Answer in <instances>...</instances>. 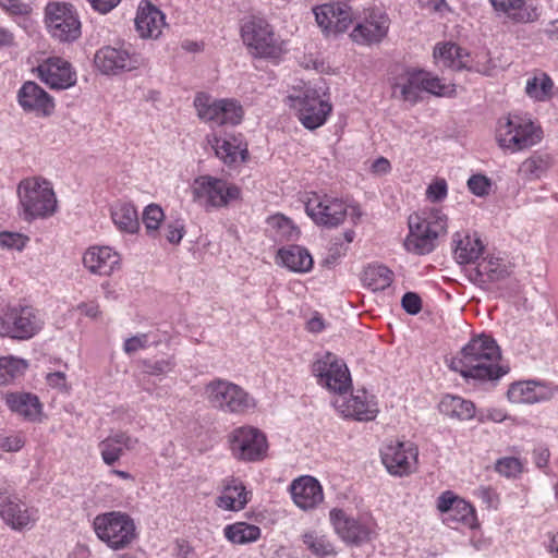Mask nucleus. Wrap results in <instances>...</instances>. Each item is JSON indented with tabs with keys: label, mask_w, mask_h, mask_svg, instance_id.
Instances as JSON below:
<instances>
[{
	"label": "nucleus",
	"mask_w": 558,
	"mask_h": 558,
	"mask_svg": "<svg viewBox=\"0 0 558 558\" xmlns=\"http://www.w3.org/2000/svg\"><path fill=\"white\" fill-rule=\"evenodd\" d=\"M163 219L165 214L159 205L149 204L146 206L143 211V223L145 226L146 233L149 236H156Z\"/></svg>",
	"instance_id": "49"
},
{
	"label": "nucleus",
	"mask_w": 558,
	"mask_h": 558,
	"mask_svg": "<svg viewBox=\"0 0 558 558\" xmlns=\"http://www.w3.org/2000/svg\"><path fill=\"white\" fill-rule=\"evenodd\" d=\"M134 23L142 39H157L166 26V16L149 0H142L137 7Z\"/></svg>",
	"instance_id": "31"
},
{
	"label": "nucleus",
	"mask_w": 558,
	"mask_h": 558,
	"mask_svg": "<svg viewBox=\"0 0 558 558\" xmlns=\"http://www.w3.org/2000/svg\"><path fill=\"white\" fill-rule=\"evenodd\" d=\"M329 521L335 533L349 545L359 546L369 542L377 530V522L372 514L362 513L353 518L340 508L329 511Z\"/></svg>",
	"instance_id": "12"
},
{
	"label": "nucleus",
	"mask_w": 558,
	"mask_h": 558,
	"mask_svg": "<svg viewBox=\"0 0 558 558\" xmlns=\"http://www.w3.org/2000/svg\"><path fill=\"white\" fill-rule=\"evenodd\" d=\"M8 408L31 422L41 420L43 404L36 395L31 392H10L4 397Z\"/></svg>",
	"instance_id": "36"
},
{
	"label": "nucleus",
	"mask_w": 558,
	"mask_h": 558,
	"mask_svg": "<svg viewBox=\"0 0 558 558\" xmlns=\"http://www.w3.org/2000/svg\"><path fill=\"white\" fill-rule=\"evenodd\" d=\"M93 529L102 543L112 550L130 547L138 537L133 518L123 511H109L97 514Z\"/></svg>",
	"instance_id": "5"
},
{
	"label": "nucleus",
	"mask_w": 558,
	"mask_h": 558,
	"mask_svg": "<svg viewBox=\"0 0 558 558\" xmlns=\"http://www.w3.org/2000/svg\"><path fill=\"white\" fill-rule=\"evenodd\" d=\"M381 463L396 477H404L417 470L418 448L410 440H390L380 449Z\"/></svg>",
	"instance_id": "18"
},
{
	"label": "nucleus",
	"mask_w": 558,
	"mask_h": 558,
	"mask_svg": "<svg viewBox=\"0 0 558 558\" xmlns=\"http://www.w3.org/2000/svg\"><path fill=\"white\" fill-rule=\"evenodd\" d=\"M277 263L293 272L305 274L312 270L314 260L310 252L300 245L281 247L277 253Z\"/></svg>",
	"instance_id": "40"
},
{
	"label": "nucleus",
	"mask_w": 558,
	"mask_h": 558,
	"mask_svg": "<svg viewBox=\"0 0 558 558\" xmlns=\"http://www.w3.org/2000/svg\"><path fill=\"white\" fill-rule=\"evenodd\" d=\"M476 279L481 282H496L509 276L507 266L494 255L485 256L475 267Z\"/></svg>",
	"instance_id": "44"
},
{
	"label": "nucleus",
	"mask_w": 558,
	"mask_h": 558,
	"mask_svg": "<svg viewBox=\"0 0 558 558\" xmlns=\"http://www.w3.org/2000/svg\"><path fill=\"white\" fill-rule=\"evenodd\" d=\"M474 495L482 500L487 509L497 510L500 506V495L492 486H481Z\"/></svg>",
	"instance_id": "55"
},
{
	"label": "nucleus",
	"mask_w": 558,
	"mask_h": 558,
	"mask_svg": "<svg viewBox=\"0 0 558 558\" xmlns=\"http://www.w3.org/2000/svg\"><path fill=\"white\" fill-rule=\"evenodd\" d=\"M422 92L429 93L438 97H450L454 94L456 88L453 84H446L441 78L423 70L422 75Z\"/></svg>",
	"instance_id": "48"
},
{
	"label": "nucleus",
	"mask_w": 558,
	"mask_h": 558,
	"mask_svg": "<svg viewBox=\"0 0 558 558\" xmlns=\"http://www.w3.org/2000/svg\"><path fill=\"white\" fill-rule=\"evenodd\" d=\"M223 535L232 544L244 545L258 541L262 535V530L255 524L239 521L226 525Z\"/></svg>",
	"instance_id": "43"
},
{
	"label": "nucleus",
	"mask_w": 558,
	"mask_h": 558,
	"mask_svg": "<svg viewBox=\"0 0 558 558\" xmlns=\"http://www.w3.org/2000/svg\"><path fill=\"white\" fill-rule=\"evenodd\" d=\"M304 548L316 558H335L338 546L331 536L322 530H307L301 535Z\"/></svg>",
	"instance_id": "38"
},
{
	"label": "nucleus",
	"mask_w": 558,
	"mask_h": 558,
	"mask_svg": "<svg viewBox=\"0 0 558 558\" xmlns=\"http://www.w3.org/2000/svg\"><path fill=\"white\" fill-rule=\"evenodd\" d=\"M393 271L379 264H372L364 268L362 274L363 286L369 290L383 291L393 282Z\"/></svg>",
	"instance_id": "42"
},
{
	"label": "nucleus",
	"mask_w": 558,
	"mask_h": 558,
	"mask_svg": "<svg viewBox=\"0 0 558 558\" xmlns=\"http://www.w3.org/2000/svg\"><path fill=\"white\" fill-rule=\"evenodd\" d=\"M140 365L146 375L158 376L171 372L175 364L172 359L158 361L145 359L140 362Z\"/></svg>",
	"instance_id": "52"
},
{
	"label": "nucleus",
	"mask_w": 558,
	"mask_h": 558,
	"mask_svg": "<svg viewBox=\"0 0 558 558\" xmlns=\"http://www.w3.org/2000/svg\"><path fill=\"white\" fill-rule=\"evenodd\" d=\"M148 348V335L140 333L128 338L123 343V350L126 354L131 355L140 350Z\"/></svg>",
	"instance_id": "58"
},
{
	"label": "nucleus",
	"mask_w": 558,
	"mask_h": 558,
	"mask_svg": "<svg viewBox=\"0 0 558 558\" xmlns=\"http://www.w3.org/2000/svg\"><path fill=\"white\" fill-rule=\"evenodd\" d=\"M241 37L254 58L279 60L287 51L284 41L264 19L252 17L241 26Z\"/></svg>",
	"instance_id": "6"
},
{
	"label": "nucleus",
	"mask_w": 558,
	"mask_h": 558,
	"mask_svg": "<svg viewBox=\"0 0 558 558\" xmlns=\"http://www.w3.org/2000/svg\"><path fill=\"white\" fill-rule=\"evenodd\" d=\"M252 493L247 490L244 482L233 475L221 481L220 493L216 498V506L225 511H241L251 500Z\"/></svg>",
	"instance_id": "30"
},
{
	"label": "nucleus",
	"mask_w": 558,
	"mask_h": 558,
	"mask_svg": "<svg viewBox=\"0 0 558 558\" xmlns=\"http://www.w3.org/2000/svg\"><path fill=\"white\" fill-rule=\"evenodd\" d=\"M371 170L377 175L387 174L391 170L390 161L385 157H379L372 163Z\"/></svg>",
	"instance_id": "64"
},
{
	"label": "nucleus",
	"mask_w": 558,
	"mask_h": 558,
	"mask_svg": "<svg viewBox=\"0 0 558 558\" xmlns=\"http://www.w3.org/2000/svg\"><path fill=\"white\" fill-rule=\"evenodd\" d=\"M84 267L94 275L109 277L121 269V254L111 246L93 245L83 254Z\"/></svg>",
	"instance_id": "26"
},
{
	"label": "nucleus",
	"mask_w": 558,
	"mask_h": 558,
	"mask_svg": "<svg viewBox=\"0 0 558 558\" xmlns=\"http://www.w3.org/2000/svg\"><path fill=\"white\" fill-rule=\"evenodd\" d=\"M336 407L344 417L359 422L374 421L379 413L376 397L365 389H357L348 399H342L341 402L337 400Z\"/></svg>",
	"instance_id": "24"
},
{
	"label": "nucleus",
	"mask_w": 558,
	"mask_h": 558,
	"mask_svg": "<svg viewBox=\"0 0 558 558\" xmlns=\"http://www.w3.org/2000/svg\"><path fill=\"white\" fill-rule=\"evenodd\" d=\"M45 326L38 308L31 304L7 306L0 316V337L26 341L37 336Z\"/></svg>",
	"instance_id": "8"
},
{
	"label": "nucleus",
	"mask_w": 558,
	"mask_h": 558,
	"mask_svg": "<svg viewBox=\"0 0 558 558\" xmlns=\"http://www.w3.org/2000/svg\"><path fill=\"white\" fill-rule=\"evenodd\" d=\"M29 238L19 232H0V246L8 250L22 251L27 243Z\"/></svg>",
	"instance_id": "53"
},
{
	"label": "nucleus",
	"mask_w": 558,
	"mask_h": 558,
	"mask_svg": "<svg viewBox=\"0 0 558 558\" xmlns=\"http://www.w3.org/2000/svg\"><path fill=\"white\" fill-rule=\"evenodd\" d=\"M436 509L444 517L442 523L458 529L477 530L481 523L475 507L452 490L442 492L436 499Z\"/></svg>",
	"instance_id": "15"
},
{
	"label": "nucleus",
	"mask_w": 558,
	"mask_h": 558,
	"mask_svg": "<svg viewBox=\"0 0 558 558\" xmlns=\"http://www.w3.org/2000/svg\"><path fill=\"white\" fill-rule=\"evenodd\" d=\"M403 310L410 315H416L422 310V300L418 294L414 292H407L401 300Z\"/></svg>",
	"instance_id": "59"
},
{
	"label": "nucleus",
	"mask_w": 558,
	"mask_h": 558,
	"mask_svg": "<svg viewBox=\"0 0 558 558\" xmlns=\"http://www.w3.org/2000/svg\"><path fill=\"white\" fill-rule=\"evenodd\" d=\"M290 494L295 506L304 511L316 509L324 501V489L319 481L302 475L290 484Z\"/></svg>",
	"instance_id": "29"
},
{
	"label": "nucleus",
	"mask_w": 558,
	"mask_h": 558,
	"mask_svg": "<svg viewBox=\"0 0 558 558\" xmlns=\"http://www.w3.org/2000/svg\"><path fill=\"white\" fill-rule=\"evenodd\" d=\"M207 142L215 150V155L229 167L248 159L247 143L241 133L227 134L225 137L211 133L207 135Z\"/></svg>",
	"instance_id": "25"
},
{
	"label": "nucleus",
	"mask_w": 558,
	"mask_h": 558,
	"mask_svg": "<svg viewBox=\"0 0 558 558\" xmlns=\"http://www.w3.org/2000/svg\"><path fill=\"white\" fill-rule=\"evenodd\" d=\"M45 23L52 38L71 43L81 36V22L74 7L64 2H49L45 9Z\"/></svg>",
	"instance_id": "16"
},
{
	"label": "nucleus",
	"mask_w": 558,
	"mask_h": 558,
	"mask_svg": "<svg viewBox=\"0 0 558 558\" xmlns=\"http://www.w3.org/2000/svg\"><path fill=\"white\" fill-rule=\"evenodd\" d=\"M198 118L217 126L238 125L242 122L244 110L235 99H213L205 93H198L194 99Z\"/></svg>",
	"instance_id": "13"
},
{
	"label": "nucleus",
	"mask_w": 558,
	"mask_h": 558,
	"mask_svg": "<svg viewBox=\"0 0 558 558\" xmlns=\"http://www.w3.org/2000/svg\"><path fill=\"white\" fill-rule=\"evenodd\" d=\"M47 385L59 391H69L66 375L63 372H52L46 375Z\"/></svg>",
	"instance_id": "62"
},
{
	"label": "nucleus",
	"mask_w": 558,
	"mask_h": 558,
	"mask_svg": "<svg viewBox=\"0 0 558 558\" xmlns=\"http://www.w3.org/2000/svg\"><path fill=\"white\" fill-rule=\"evenodd\" d=\"M423 70L416 68H401L390 80L393 97L402 101L416 105L422 100Z\"/></svg>",
	"instance_id": "27"
},
{
	"label": "nucleus",
	"mask_w": 558,
	"mask_h": 558,
	"mask_svg": "<svg viewBox=\"0 0 558 558\" xmlns=\"http://www.w3.org/2000/svg\"><path fill=\"white\" fill-rule=\"evenodd\" d=\"M109 210L111 220L120 232L135 234L140 231L137 209L131 202L118 199L110 205Z\"/></svg>",
	"instance_id": "37"
},
{
	"label": "nucleus",
	"mask_w": 558,
	"mask_h": 558,
	"mask_svg": "<svg viewBox=\"0 0 558 558\" xmlns=\"http://www.w3.org/2000/svg\"><path fill=\"white\" fill-rule=\"evenodd\" d=\"M551 397V389L546 384L536 380L512 383L507 391L508 400L517 404H534L547 401Z\"/></svg>",
	"instance_id": "34"
},
{
	"label": "nucleus",
	"mask_w": 558,
	"mask_h": 558,
	"mask_svg": "<svg viewBox=\"0 0 558 558\" xmlns=\"http://www.w3.org/2000/svg\"><path fill=\"white\" fill-rule=\"evenodd\" d=\"M554 82L542 71L535 72L526 80L525 93L535 101H547L553 97Z\"/></svg>",
	"instance_id": "45"
},
{
	"label": "nucleus",
	"mask_w": 558,
	"mask_h": 558,
	"mask_svg": "<svg viewBox=\"0 0 558 558\" xmlns=\"http://www.w3.org/2000/svg\"><path fill=\"white\" fill-rule=\"evenodd\" d=\"M19 206L23 220L51 217L58 208L52 184L41 177H28L20 181L16 189Z\"/></svg>",
	"instance_id": "3"
},
{
	"label": "nucleus",
	"mask_w": 558,
	"mask_h": 558,
	"mask_svg": "<svg viewBox=\"0 0 558 558\" xmlns=\"http://www.w3.org/2000/svg\"><path fill=\"white\" fill-rule=\"evenodd\" d=\"M0 517L13 530L32 527L38 520V510L28 507L15 495L0 493Z\"/></svg>",
	"instance_id": "21"
},
{
	"label": "nucleus",
	"mask_w": 558,
	"mask_h": 558,
	"mask_svg": "<svg viewBox=\"0 0 558 558\" xmlns=\"http://www.w3.org/2000/svg\"><path fill=\"white\" fill-rule=\"evenodd\" d=\"M267 223L276 231V236L280 241H296L299 239L300 229L282 214L270 216Z\"/></svg>",
	"instance_id": "47"
},
{
	"label": "nucleus",
	"mask_w": 558,
	"mask_h": 558,
	"mask_svg": "<svg viewBox=\"0 0 558 558\" xmlns=\"http://www.w3.org/2000/svg\"><path fill=\"white\" fill-rule=\"evenodd\" d=\"M94 11L107 14L119 5L121 0H87Z\"/></svg>",
	"instance_id": "63"
},
{
	"label": "nucleus",
	"mask_w": 558,
	"mask_h": 558,
	"mask_svg": "<svg viewBox=\"0 0 558 558\" xmlns=\"http://www.w3.org/2000/svg\"><path fill=\"white\" fill-rule=\"evenodd\" d=\"M501 353L496 341L489 336L472 338L451 363L452 369L464 378L496 380L508 373L500 365Z\"/></svg>",
	"instance_id": "1"
},
{
	"label": "nucleus",
	"mask_w": 558,
	"mask_h": 558,
	"mask_svg": "<svg viewBox=\"0 0 558 558\" xmlns=\"http://www.w3.org/2000/svg\"><path fill=\"white\" fill-rule=\"evenodd\" d=\"M24 446V439L21 435H10L0 437V453L16 452Z\"/></svg>",
	"instance_id": "60"
},
{
	"label": "nucleus",
	"mask_w": 558,
	"mask_h": 558,
	"mask_svg": "<svg viewBox=\"0 0 558 558\" xmlns=\"http://www.w3.org/2000/svg\"><path fill=\"white\" fill-rule=\"evenodd\" d=\"M496 12L502 13L515 23H531L537 20V9L527 0H490Z\"/></svg>",
	"instance_id": "39"
},
{
	"label": "nucleus",
	"mask_w": 558,
	"mask_h": 558,
	"mask_svg": "<svg viewBox=\"0 0 558 558\" xmlns=\"http://www.w3.org/2000/svg\"><path fill=\"white\" fill-rule=\"evenodd\" d=\"M389 27L390 19L386 13L369 10L362 20L356 22L349 36L357 45L372 46L387 37Z\"/></svg>",
	"instance_id": "20"
},
{
	"label": "nucleus",
	"mask_w": 558,
	"mask_h": 558,
	"mask_svg": "<svg viewBox=\"0 0 558 558\" xmlns=\"http://www.w3.org/2000/svg\"><path fill=\"white\" fill-rule=\"evenodd\" d=\"M549 167L548 156H532L523 161L521 170L526 174L539 177Z\"/></svg>",
	"instance_id": "54"
},
{
	"label": "nucleus",
	"mask_w": 558,
	"mask_h": 558,
	"mask_svg": "<svg viewBox=\"0 0 558 558\" xmlns=\"http://www.w3.org/2000/svg\"><path fill=\"white\" fill-rule=\"evenodd\" d=\"M0 8L13 19L28 16L33 11L27 0H0Z\"/></svg>",
	"instance_id": "51"
},
{
	"label": "nucleus",
	"mask_w": 558,
	"mask_h": 558,
	"mask_svg": "<svg viewBox=\"0 0 558 558\" xmlns=\"http://www.w3.org/2000/svg\"><path fill=\"white\" fill-rule=\"evenodd\" d=\"M140 439L128 432L118 430L108 435L98 444V449L105 464L113 465L126 451L137 448Z\"/></svg>",
	"instance_id": "33"
},
{
	"label": "nucleus",
	"mask_w": 558,
	"mask_h": 558,
	"mask_svg": "<svg viewBox=\"0 0 558 558\" xmlns=\"http://www.w3.org/2000/svg\"><path fill=\"white\" fill-rule=\"evenodd\" d=\"M409 234L404 240L408 252L425 255L434 251L437 239L447 232L448 218L438 208H425L409 216Z\"/></svg>",
	"instance_id": "2"
},
{
	"label": "nucleus",
	"mask_w": 558,
	"mask_h": 558,
	"mask_svg": "<svg viewBox=\"0 0 558 558\" xmlns=\"http://www.w3.org/2000/svg\"><path fill=\"white\" fill-rule=\"evenodd\" d=\"M302 202L306 215L317 226L337 228L342 225L348 215L349 206L337 196L323 192H305Z\"/></svg>",
	"instance_id": "11"
},
{
	"label": "nucleus",
	"mask_w": 558,
	"mask_h": 558,
	"mask_svg": "<svg viewBox=\"0 0 558 558\" xmlns=\"http://www.w3.org/2000/svg\"><path fill=\"white\" fill-rule=\"evenodd\" d=\"M495 471L506 477H517L522 473L523 464L518 458L505 457L497 460Z\"/></svg>",
	"instance_id": "50"
},
{
	"label": "nucleus",
	"mask_w": 558,
	"mask_h": 558,
	"mask_svg": "<svg viewBox=\"0 0 558 558\" xmlns=\"http://www.w3.org/2000/svg\"><path fill=\"white\" fill-rule=\"evenodd\" d=\"M438 410L441 414L459 421H469L475 415V405L472 401L453 395L444 396Z\"/></svg>",
	"instance_id": "41"
},
{
	"label": "nucleus",
	"mask_w": 558,
	"mask_h": 558,
	"mask_svg": "<svg viewBox=\"0 0 558 558\" xmlns=\"http://www.w3.org/2000/svg\"><path fill=\"white\" fill-rule=\"evenodd\" d=\"M448 194L447 182L444 179H437L432 182L426 191V196L432 202H438L446 198Z\"/></svg>",
	"instance_id": "57"
},
{
	"label": "nucleus",
	"mask_w": 558,
	"mask_h": 558,
	"mask_svg": "<svg viewBox=\"0 0 558 558\" xmlns=\"http://www.w3.org/2000/svg\"><path fill=\"white\" fill-rule=\"evenodd\" d=\"M17 102L25 112L49 117L54 110L53 98L37 83L27 81L17 92Z\"/></svg>",
	"instance_id": "28"
},
{
	"label": "nucleus",
	"mask_w": 558,
	"mask_h": 558,
	"mask_svg": "<svg viewBox=\"0 0 558 558\" xmlns=\"http://www.w3.org/2000/svg\"><path fill=\"white\" fill-rule=\"evenodd\" d=\"M288 102L301 124L311 131L323 126L332 112L329 95L315 88H306L300 96H288Z\"/></svg>",
	"instance_id": "10"
},
{
	"label": "nucleus",
	"mask_w": 558,
	"mask_h": 558,
	"mask_svg": "<svg viewBox=\"0 0 558 558\" xmlns=\"http://www.w3.org/2000/svg\"><path fill=\"white\" fill-rule=\"evenodd\" d=\"M228 441L230 451L236 460L256 462L267 456V438L256 427L250 425L236 427L229 434Z\"/></svg>",
	"instance_id": "17"
},
{
	"label": "nucleus",
	"mask_w": 558,
	"mask_h": 558,
	"mask_svg": "<svg viewBox=\"0 0 558 558\" xmlns=\"http://www.w3.org/2000/svg\"><path fill=\"white\" fill-rule=\"evenodd\" d=\"M185 228L182 221L175 220L166 227V238L171 244H179L184 236Z\"/></svg>",
	"instance_id": "61"
},
{
	"label": "nucleus",
	"mask_w": 558,
	"mask_h": 558,
	"mask_svg": "<svg viewBox=\"0 0 558 558\" xmlns=\"http://www.w3.org/2000/svg\"><path fill=\"white\" fill-rule=\"evenodd\" d=\"M468 187L474 195L483 197L489 194L492 181L484 174H473L468 180Z\"/></svg>",
	"instance_id": "56"
},
{
	"label": "nucleus",
	"mask_w": 558,
	"mask_h": 558,
	"mask_svg": "<svg viewBox=\"0 0 558 558\" xmlns=\"http://www.w3.org/2000/svg\"><path fill=\"white\" fill-rule=\"evenodd\" d=\"M312 373L316 377L317 384L330 392L343 395L352 387L351 374L347 364L331 352H326L315 360Z\"/></svg>",
	"instance_id": "14"
},
{
	"label": "nucleus",
	"mask_w": 558,
	"mask_h": 558,
	"mask_svg": "<svg viewBox=\"0 0 558 558\" xmlns=\"http://www.w3.org/2000/svg\"><path fill=\"white\" fill-rule=\"evenodd\" d=\"M204 398L211 408L233 415H246L256 409L255 398L240 385L214 378L204 386Z\"/></svg>",
	"instance_id": "4"
},
{
	"label": "nucleus",
	"mask_w": 558,
	"mask_h": 558,
	"mask_svg": "<svg viewBox=\"0 0 558 558\" xmlns=\"http://www.w3.org/2000/svg\"><path fill=\"white\" fill-rule=\"evenodd\" d=\"M28 362L14 355L0 356V386H8L23 376Z\"/></svg>",
	"instance_id": "46"
},
{
	"label": "nucleus",
	"mask_w": 558,
	"mask_h": 558,
	"mask_svg": "<svg viewBox=\"0 0 558 558\" xmlns=\"http://www.w3.org/2000/svg\"><path fill=\"white\" fill-rule=\"evenodd\" d=\"M37 71L39 78L51 89H68L77 81L72 64L60 57L46 59L38 65Z\"/></svg>",
	"instance_id": "22"
},
{
	"label": "nucleus",
	"mask_w": 558,
	"mask_h": 558,
	"mask_svg": "<svg viewBox=\"0 0 558 558\" xmlns=\"http://www.w3.org/2000/svg\"><path fill=\"white\" fill-rule=\"evenodd\" d=\"M318 26L327 35L345 33L351 26V8L343 3H324L313 9Z\"/></svg>",
	"instance_id": "23"
},
{
	"label": "nucleus",
	"mask_w": 558,
	"mask_h": 558,
	"mask_svg": "<svg viewBox=\"0 0 558 558\" xmlns=\"http://www.w3.org/2000/svg\"><path fill=\"white\" fill-rule=\"evenodd\" d=\"M95 66L104 74H119L124 71H133L144 63L143 57L130 47L104 46L94 57Z\"/></svg>",
	"instance_id": "19"
},
{
	"label": "nucleus",
	"mask_w": 558,
	"mask_h": 558,
	"mask_svg": "<svg viewBox=\"0 0 558 558\" xmlns=\"http://www.w3.org/2000/svg\"><path fill=\"white\" fill-rule=\"evenodd\" d=\"M435 62L440 68L451 70L474 69L481 73H487L489 66L481 65L476 62L474 65L469 64L470 54L453 43L437 44L433 52Z\"/></svg>",
	"instance_id": "32"
},
{
	"label": "nucleus",
	"mask_w": 558,
	"mask_h": 558,
	"mask_svg": "<svg viewBox=\"0 0 558 558\" xmlns=\"http://www.w3.org/2000/svg\"><path fill=\"white\" fill-rule=\"evenodd\" d=\"M542 138V128L529 118L514 114L498 121L496 140L501 148L511 153L527 149L538 144Z\"/></svg>",
	"instance_id": "9"
},
{
	"label": "nucleus",
	"mask_w": 558,
	"mask_h": 558,
	"mask_svg": "<svg viewBox=\"0 0 558 558\" xmlns=\"http://www.w3.org/2000/svg\"><path fill=\"white\" fill-rule=\"evenodd\" d=\"M190 190L192 201L205 211L227 207L241 197V189L235 183L210 174L195 178Z\"/></svg>",
	"instance_id": "7"
},
{
	"label": "nucleus",
	"mask_w": 558,
	"mask_h": 558,
	"mask_svg": "<svg viewBox=\"0 0 558 558\" xmlns=\"http://www.w3.org/2000/svg\"><path fill=\"white\" fill-rule=\"evenodd\" d=\"M484 248V244L476 233L462 231L453 234V257L459 264L474 263L483 254Z\"/></svg>",
	"instance_id": "35"
}]
</instances>
